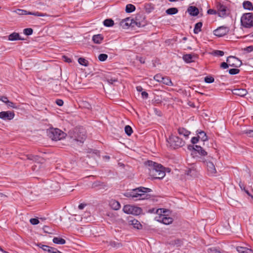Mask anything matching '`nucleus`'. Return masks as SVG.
<instances>
[{"label": "nucleus", "mask_w": 253, "mask_h": 253, "mask_svg": "<svg viewBox=\"0 0 253 253\" xmlns=\"http://www.w3.org/2000/svg\"><path fill=\"white\" fill-rule=\"evenodd\" d=\"M114 21L111 19H107L103 22L104 26L106 27H111L114 25Z\"/></svg>", "instance_id": "nucleus-33"}, {"label": "nucleus", "mask_w": 253, "mask_h": 253, "mask_svg": "<svg viewBox=\"0 0 253 253\" xmlns=\"http://www.w3.org/2000/svg\"><path fill=\"white\" fill-rule=\"evenodd\" d=\"M233 94L241 96H245L248 93L247 90L244 88H235L232 90Z\"/></svg>", "instance_id": "nucleus-15"}, {"label": "nucleus", "mask_w": 253, "mask_h": 253, "mask_svg": "<svg viewBox=\"0 0 253 253\" xmlns=\"http://www.w3.org/2000/svg\"><path fill=\"white\" fill-rule=\"evenodd\" d=\"M53 242L56 244L63 245L66 243V241L61 238L54 237L53 239Z\"/></svg>", "instance_id": "nucleus-29"}, {"label": "nucleus", "mask_w": 253, "mask_h": 253, "mask_svg": "<svg viewBox=\"0 0 253 253\" xmlns=\"http://www.w3.org/2000/svg\"><path fill=\"white\" fill-rule=\"evenodd\" d=\"M14 12L19 15L28 14V12L23 9H17L16 10L14 11Z\"/></svg>", "instance_id": "nucleus-37"}, {"label": "nucleus", "mask_w": 253, "mask_h": 253, "mask_svg": "<svg viewBox=\"0 0 253 253\" xmlns=\"http://www.w3.org/2000/svg\"><path fill=\"white\" fill-rule=\"evenodd\" d=\"M103 40V37L101 34L94 35L92 37V41L95 43H100Z\"/></svg>", "instance_id": "nucleus-21"}, {"label": "nucleus", "mask_w": 253, "mask_h": 253, "mask_svg": "<svg viewBox=\"0 0 253 253\" xmlns=\"http://www.w3.org/2000/svg\"><path fill=\"white\" fill-rule=\"evenodd\" d=\"M246 133L250 137H253V130L247 131Z\"/></svg>", "instance_id": "nucleus-57"}, {"label": "nucleus", "mask_w": 253, "mask_h": 253, "mask_svg": "<svg viewBox=\"0 0 253 253\" xmlns=\"http://www.w3.org/2000/svg\"><path fill=\"white\" fill-rule=\"evenodd\" d=\"M125 131L126 133L128 136H130L133 132L132 128L128 125L125 126Z\"/></svg>", "instance_id": "nucleus-34"}, {"label": "nucleus", "mask_w": 253, "mask_h": 253, "mask_svg": "<svg viewBox=\"0 0 253 253\" xmlns=\"http://www.w3.org/2000/svg\"><path fill=\"white\" fill-rule=\"evenodd\" d=\"M144 164L147 172L152 178L162 179L165 176L164 168L161 164L149 160L145 162Z\"/></svg>", "instance_id": "nucleus-1"}, {"label": "nucleus", "mask_w": 253, "mask_h": 253, "mask_svg": "<svg viewBox=\"0 0 253 253\" xmlns=\"http://www.w3.org/2000/svg\"><path fill=\"white\" fill-rule=\"evenodd\" d=\"M23 32L25 35L30 36L33 34V30L32 28H26L24 30Z\"/></svg>", "instance_id": "nucleus-39"}, {"label": "nucleus", "mask_w": 253, "mask_h": 253, "mask_svg": "<svg viewBox=\"0 0 253 253\" xmlns=\"http://www.w3.org/2000/svg\"><path fill=\"white\" fill-rule=\"evenodd\" d=\"M141 95H142V97L143 98L146 99V98H147L148 97V94L146 91H142L141 92Z\"/></svg>", "instance_id": "nucleus-55"}, {"label": "nucleus", "mask_w": 253, "mask_h": 253, "mask_svg": "<svg viewBox=\"0 0 253 253\" xmlns=\"http://www.w3.org/2000/svg\"><path fill=\"white\" fill-rule=\"evenodd\" d=\"M56 103L59 106H61L63 105V101L61 99H57L56 100Z\"/></svg>", "instance_id": "nucleus-54"}, {"label": "nucleus", "mask_w": 253, "mask_h": 253, "mask_svg": "<svg viewBox=\"0 0 253 253\" xmlns=\"http://www.w3.org/2000/svg\"><path fill=\"white\" fill-rule=\"evenodd\" d=\"M27 159L29 160H32L35 162H42V161H43V160L39 157L37 155H33L32 154H29L26 156Z\"/></svg>", "instance_id": "nucleus-19"}, {"label": "nucleus", "mask_w": 253, "mask_h": 253, "mask_svg": "<svg viewBox=\"0 0 253 253\" xmlns=\"http://www.w3.org/2000/svg\"><path fill=\"white\" fill-rule=\"evenodd\" d=\"M123 211L127 214H131L135 215H139L142 212V209L140 208L130 205L124 206Z\"/></svg>", "instance_id": "nucleus-9"}, {"label": "nucleus", "mask_w": 253, "mask_h": 253, "mask_svg": "<svg viewBox=\"0 0 253 253\" xmlns=\"http://www.w3.org/2000/svg\"><path fill=\"white\" fill-rule=\"evenodd\" d=\"M161 83H162L163 84L169 86L173 85V84L171 80L168 77H163Z\"/></svg>", "instance_id": "nucleus-28"}, {"label": "nucleus", "mask_w": 253, "mask_h": 253, "mask_svg": "<svg viewBox=\"0 0 253 253\" xmlns=\"http://www.w3.org/2000/svg\"><path fill=\"white\" fill-rule=\"evenodd\" d=\"M207 12H208V13L209 14H212V15L215 14H216L217 13V11L213 9H209L208 10Z\"/></svg>", "instance_id": "nucleus-51"}, {"label": "nucleus", "mask_w": 253, "mask_h": 253, "mask_svg": "<svg viewBox=\"0 0 253 253\" xmlns=\"http://www.w3.org/2000/svg\"><path fill=\"white\" fill-rule=\"evenodd\" d=\"M167 141L169 144V146L173 149L182 147L185 144V142L182 139L174 135L170 136Z\"/></svg>", "instance_id": "nucleus-7"}, {"label": "nucleus", "mask_w": 253, "mask_h": 253, "mask_svg": "<svg viewBox=\"0 0 253 253\" xmlns=\"http://www.w3.org/2000/svg\"><path fill=\"white\" fill-rule=\"evenodd\" d=\"M166 210L164 209H159L156 210V213L158 214L155 219L160 222L164 223V224L168 225L171 223L173 221V219L170 217H167L165 214H162V213H165Z\"/></svg>", "instance_id": "nucleus-4"}, {"label": "nucleus", "mask_w": 253, "mask_h": 253, "mask_svg": "<svg viewBox=\"0 0 253 253\" xmlns=\"http://www.w3.org/2000/svg\"><path fill=\"white\" fill-rule=\"evenodd\" d=\"M86 206V204H81L79 205L78 208L80 210H83L84 207Z\"/></svg>", "instance_id": "nucleus-58"}, {"label": "nucleus", "mask_w": 253, "mask_h": 253, "mask_svg": "<svg viewBox=\"0 0 253 253\" xmlns=\"http://www.w3.org/2000/svg\"><path fill=\"white\" fill-rule=\"evenodd\" d=\"M226 61L229 63L230 66L235 68H238L240 67L242 64L240 60H239L238 58L233 56H229L227 58Z\"/></svg>", "instance_id": "nucleus-10"}, {"label": "nucleus", "mask_w": 253, "mask_h": 253, "mask_svg": "<svg viewBox=\"0 0 253 253\" xmlns=\"http://www.w3.org/2000/svg\"><path fill=\"white\" fill-rule=\"evenodd\" d=\"M187 11L191 16H197L199 13V9L197 7L194 6H190L187 9Z\"/></svg>", "instance_id": "nucleus-17"}, {"label": "nucleus", "mask_w": 253, "mask_h": 253, "mask_svg": "<svg viewBox=\"0 0 253 253\" xmlns=\"http://www.w3.org/2000/svg\"><path fill=\"white\" fill-rule=\"evenodd\" d=\"M240 72L239 69L237 68L231 69L229 70V73L231 75H236Z\"/></svg>", "instance_id": "nucleus-42"}, {"label": "nucleus", "mask_w": 253, "mask_h": 253, "mask_svg": "<svg viewBox=\"0 0 253 253\" xmlns=\"http://www.w3.org/2000/svg\"><path fill=\"white\" fill-rule=\"evenodd\" d=\"M30 222L33 225H37L39 223V220L37 218H31Z\"/></svg>", "instance_id": "nucleus-46"}, {"label": "nucleus", "mask_w": 253, "mask_h": 253, "mask_svg": "<svg viewBox=\"0 0 253 253\" xmlns=\"http://www.w3.org/2000/svg\"><path fill=\"white\" fill-rule=\"evenodd\" d=\"M151 191L150 188L140 187L126 193L125 196L131 198L134 201L148 199L150 198V195L147 193L150 192Z\"/></svg>", "instance_id": "nucleus-2"}, {"label": "nucleus", "mask_w": 253, "mask_h": 253, "mask_svg": "<svg viewBox=\"0 0 253 253\" xmlns=\"http://www.w3.org/2000/svg\"><path fill=\"white\" fill-rule=\"evenodd\" d=\"M244 50L248 52H250L253 50V46H249L246 47Z\"/></svg>", "instance_id": "nucleus-52"}, {"label": "nucleus", "mask_w": 253, "mask_h": 253, "mask_svg": "<svg viewBox=\"0 0 253 253\" xmlns=\"http://www.w3.org/2000/svg\"><path fill=\"white\" fill-rule=\"evenodd\" d=\"M70 137L73 140L83 143L86 138V132L83 128H75L69 131Z\"/></svg>", "instance_id": "nucleus-3"}, {"label": "nucleus", "mask_w": 253, "mask_h": 253, "mask_svg": "<svg viewBox=\"0 0 253 253\" xmlns=\"http://www.w3.org/2000/svg\"><path fill=\"white\" fill-rule=\"evenodd\" d=\"M214 53L216 55L219 56H222L224 55V52L223 51L221 50H215L214 51Z\"/></svg>", "instance_id": "nucleus-48"}, {"label": "nucleus", "mask_w": 253, "mask_h": 253, "mask_svg": "<svg viewBox=\"0 0 253 253\" xmlns=\"http://www.w3.org/2000/svg\"><path fill=\"white\" fill-rule=\"evenodd\" d=\"M47 133L52 140L57 141L65 137V133L58 128H50L47 130Z\"/></svg>", "instance_id": "nucleus-6"}, {"label": "nucleus", "mask_w": 253, "mask_h": 253, "mask_svg": "<svg viewBox=\"0 0 253 253\" xmlns=\"http://www.w3.org/2000/svg\"><path fill=\"white\" fill-rule=\"evenodd\" d=\"M204 80L207 83H212L214 82V79L212 77H206Z\"/></svg>", "instance_id": "nucleus-44"}, {"label": "nucleus", "mask_w": 253, "mask_h": 253, "mask_svg": "<svg viewBox=\"0 0 253 253\" xmlns=\"http://www.w3.org/2000/svg\"><path fill=\"white\" fill-rule=\"evenodd\" d=\"M108 58V55L106 54L102 53L99 55L98 56V59L100 61H105Z\"/></svg>", "instance_id": "nucleus-38"}, {"label": "nucleus", "mask_w": 253, "mask_h": 253, "mask_svg": "<svg viewBox=\"0 0 253 253\" xmlns=\"http://www.w3.org/2000/svg\"><path fill=\"white\" fill-rule=\"evenodd\" d=\"M136 90L138 92H142L143 90V88L141 86H136Z\"/></svg>", "instance_id": "nucleus-59"}, {"label": "nucleus", "mask_w": 253, "mask_h": 253, "mask_svg": "<svg viewBox=\"0 0 253 253\" xmlns=\"http://www.w3.org/2000/svg\"><path fill=\"white\" fill-rule=\"evenodd\" d=\"M108 82L110 84H113L114 82H116L117 81L116 80H113V79H110V80H108Z\"/></svg>", "instance_id": "nucleus-62"}, {"label": "nucleus", "mask_w": 253, "mask_h": 253, "mask_svg": "<svg viewBox=\"0 0 253 253\" xmlns=\"http://www.w3.org/2000/svg\"><path fill=\"white\" fill-rule=\"evenodd\" d=\"M8 40L9 41H16L18 40H23L24 39L20 38L18 33L14 32L9 35Z\"/></svg>", "instance_id": "nucleus-20"}, {"label": "nucleus", "mask_w": 253, "mask_h": 253, "mask_svg": "<svg viewBox=\"0 0 253 253\" xmlns=\"http://www.w3.org/2000/svg\"><path fill=\"white\" fill-rule=\"evenodd\" d=\"M48 252L50 253H62V252L58 251L56 248H53L51 247H49V249Z\"/></svg>", "instance_id": "nucleus-43"}, {"label": "nucleus", "mask_w": 253, "mask_h": 253, "mask_svg": "<svg viewBox=\"0 0 253 253\" xmlns=\"http://www.w3.org/2000/svg\"><path fill=\"white\" fill-rule=\"evenodd\" d=\"M155 209H151V210H149V211L151 213H152V212H154L155 211Z\"/></svg>", "instance_id": "nucleus-64"}, {"label": "nucleus", "mask_w": 253, "mask_h": 253, "mask_svg": "<svg viewBox=\"0 0 253 253\" xmlns=\"http://www.w3.org/2000/svg\"><path fill=\"white\" fill-rule=\"evenodd\" d=\"M229 66V63L226 62H222L220 64V67L222 69H226Z\"/></svg>", "instance_id": "nucleus-47"}, {"label": "nucleus", "mask_w": 253, "mask_h": 253, "mask_svg": "<svg viewBox=\"0 0 253 253\" xmlns=\"http://www.w3.org/2000/svg\"><path fill=\"white\" fill-rule=\"evenodd\" d=\"M211 251L213 252V253H220L219 251H218L215 249H211Z\"/></svg>", "instance_id": "nucleus-61"}, {"label": "nucleus", "mask_w": 253, "mask_h": 253, "mask_svg": "<svg viewBox=\"0 0 253 253\" xmlns=\"http://www.w3.org/2000/svg\"><path fill=\"white\" fill-rule=\"evenodd\" d=\"M243 6L245 9L249 10H253V5L252 3L250 1H244L243 3Z\"/></svg>", "instance_id": "nucleus-23"}, {"label": "nucleus", "mask_w": 253, "mask_h": 253, "mask_svg": "<svg viewBox=\"0 0 253 253\" xmlns=\"http://www.w3.org/2000/svg\"><path fill=\"white\" fill-rule=\"evenodd\" d=\"M128 223L129 225H132L134 228L140 229L142 228V225L139 221L135 219H129Z\"/></svg>", "instance_id": "nucleus-16"}, {"label": "nucleus", "mask_w": 253, "mask_h": 253, "mask_svg": "<svg viewBox=\"0 0 253 253\" xmlns=\"http://www.w3.org/2000/svg\"><path fill=\"white\" fill-rule=\"evenodd\" d=\"M110 244H111V246L115 247V248H118L120 246V243H116L115 242H111Z\"/></svg>", "instance_id": "nucleus-53"}, {"label": "nucleus", "mask_w": 253, "mask_h": 253, "mask_svg": "<svg viewBox=\"0 0 253 253\" xmlns=\"http://www.w3.org/2000/svg\"><path fill=\"white\" fill-rule=\"evenodd\" d=\"M38 246L40 248L42 249L43 251H46L47 252L49 249V246L42 245L41 243L38 244Z\"/></svg>", "instance_id": "nucleus-41"}, {"label": "nucleus", "mask_w": 253, "mask_h": 253, "mask_svg": "<svg viewBox=\"0 0 253 253\" xmlns=\"http://www.w3.org/2000/svg\"><path fill=\"white\" fill-rule=\"evenodd\" d=\"M132 19L129 18H126L122 20L121 22V25L123 27L125 28L126 27H127L128 26H130L131 25Z\"/></svg>", "instance_id": "nucleus-25"}, {"label": "nucleus", "mask_w": 253, "mask_h": 253, "mask_svg": "<svg viewBox=\"0 0 253 253\" xmlns=\"http://www.w3.org/2000/svg\"><path fill=\"white\" fill-rule=\"evenodd\" d=\"M178 10L177 8L172 7L167 9L166 12L168 15H173L176 14L178 12Z\"/></svg>", "instance_id": "nucleus-30"}, {"label": "nucleus", "mask_w": 253, "mask_h": 253, "mask_svg": "<svg viewBox=\"0 0 253 253\" xmlns=\"http://www.w3.org/2000/svg\"><path fill=\"white\" fill-rule=\"evenodd\" d=\"M202 25L203 24L201 22L196 23L195 25L194 33L195 34H198L199 32H200L201 31Z\"/></svg>", "instance_id": "nucleus-31"}, {"label": "nucleus", "mask_w": 253, "mask_h": 253, "mask_svg": "<svg viewBox=\"0 0 253 253\" xmlns=\"http://www.w3.org/2000/svg\"><path fill=\"white\" fill-rule=\"evenodd\" d=\"M241 25L245 28L253 27V13H246L241 17Z\"/></svg>", "instance_id": "nucleus-5"}, {"label": "nucleus", "mask_w": 253, "mask_h": 253, "mask_svg": "<svg viewBox=\"0 0 253 253\" xmlns=\"http://www.w3.org/2000/svg\"><path fill=\"white\" fill-rule=\"evenodd\" d=\"M194 56L191 54H187L183 56V60L187 63H190L194 61Z\"/></svg>", "instance_id": "nucleus-27"}, {"label": "nucleus", "mask_w": 253, "mask_h": 253, "mask_svg": "<svg viewBox=\"0 0 253 253\" xmlns=\"http://www.w3.org/2000/svg\"><path fill=\"white\" fill-rule=\"evenodd\" d=\"M228 28L224 26H221L213 31L214 35L217 37H222L229 32Z\"/></svg>", "instance_id": "nucleus-11"}, {"label": "nucleus", "mask_w": 253, "mask_h": 253, "mask_svg": "<svg viewBox=\"0 0 253 253\" xmlns=\"http://www.w3.org/2000/svg\"><path fill=\"white\" fill-rule=\"evenodd\" d=\"M48 227L47 226H44L43 229L45 233H50L49 232L47 231V229Z\"/></svg>", "instance_id": "nucleus-60"}, {"label": "nucleus", "mask_w": 253, "mask_h": 253, "mask_svg": "<svg viewBox=\"0 0 253 253\" xmlns=\"http://www.w3.org/2000/svg\"><path fill=\"white\" fill-rule=\"evenodd\" d=\"M199 140V138L198 136V137H193L191 139V142L193 144H196L198 142Z\"/></svg>", "instance_id": "nucleus-50"}, {"label": "nucleus", "mask_w": 253, "mask_h": 253, "mask_svg": "<svg viewBox=\"0 0 253 253\" xmlns=\"http://www.w3.org/2000/svg\"><path fill=\"white\" fill-rule=\"evenodd\" d=\"M215 161V159L212 157H208L207 159L203 161V162L207 166L209 174L214 175L216 172V170L214 164Z\"/></svg>", "instance_id": "nucleus-8"}, {"label": "nucleus", "mask_w": 253, "mask_h": 253, "mask_svg": "<svg viewBox=\"0 0 253 253\" xmlns=\"http://www.w3.org/2000/svg\"><path fill=\"white\" fill-rule=\"evenodd\" d=\"M135 10V7L132 4H128L126 7V11L127 13H130Z\"/></svg>", "instance_id": "nucleus-32"}, {"label": "nucleus", "mask_w": 253, "mask_h": 253, "mask_svg": "<svg viewBox=\"0 0 253 253\" xmlns=\"http://www.w3.org/2000/svg\"><path fill=\"white\" fill-rule=\"evenodd\" d=\"M163 76L160 74H156L154 77V79L157 82H161L162 79H163Z\"/></svg>", "instance_id": "nucleus-40"}, {"label": "nucleus", "mask_w": 253, "mask_h": 253, "mask_svg": "<svg viewBox=\"0 0 253 253\" xmlns=\"http://www.w3.org/2000/svg\"><path fill=\"white\" fill-rule=\"evenodd\" d=\"M237 251L239 253H253L252 250L243 247H238L237 248Z\"/></svg>", "instance_id": "nucleus-22"}, {"label": "nucleus", "mask_w": 253, "mask_h": 253, "mask_svg": "<svg viewBox=\"0 0 253 253\" xmlns=\"http://www.w3.org/2000/svg\"><path fill=\"white\" fill-rule=\"evenodd\" d=\"M63 58L64 59V61L66 62L70 63L72 62V60L66 56H63Z\"/></svg>", "instance_id": "nucleus-56"}, {"label": "nucleus", "mask_w": 253, "mask_h": 253, "mask_svg": "<svg viewBox=\"0 0 253 253\" xmlns=\"http://www.w3.org/2000/svg\"><path fill=\"white\" fill-rule=\"evenodd\" d=\"M217 12L219 16L223 17L226 15V7L225 5L218 3L217 5Z\"/></svg>", "instance_id": "nucleus-14"}, {"label": "nucleus", "mask_w": 253, "mask_h": 253, "mask_svg": "<svg viewBox=\"0 0 253 253\" xmlns=\"http://www.w3.org/2000/svg\"><path fill=\"white\" fill-rule=\"evenodd\" d=\"M192 149H194L195 151L197 152L200 155L202 156H206L207 155V152L205 151V150L203 149L202 147L199 145H196L195 146H188V149L191 150Z\"/></svg>", "instance_id": "nucleus-13"}, {"label": "nucleus", "mask_w": 253, "mask_h": 253, "mask_svg": "<svg viewBox=\"0 0 253 253\" xmlns=\"http://www.w3.org/2000/svg\"><path fill=\"white\" fill-rule=\"evenodd\" d=\"M197 132L198 134V136L199 138L201 139L203 141H205L208 139L206 133L204 131L201 130H197Z\"/></svg>", "instance_id": "nucleus-26"}, {"label": "nucleus", "mask_w": 253, "mask_h": 253, "mask_svg": "<svg viewBox=\"0 0 253 253\" xmlns=\"http://www.w3.org/2000/svg\"><path fill=\"white\" fill-rule=\"evenodd\" d=\"M139 61L141 63H145V60L143 58H140V59H139Z\"/></svg>", "instance_id": "nucleus-63"}, {"label": "nucleus", "mask_w": 253, "mask_h": 253, "mask_svg": "<svg viewBox=\"0 0 253 253\" xmlns=\"http://www.w3.org/2000/svg\"><path fill=\"white\" fill-rule=\"evenodd\" d=\"M178 133L180 135H183L186 138H187L190 134V132L185 129L184 128H179L178 130Z\"/></svg>", "instance_id": "nucleus-24"}, {"label": "nucleus", "mask_w": 253, "mask_h": 253, "mask_svg": "<svg viewBox=\"0 0 253 253\" xmlns=\"http://www.w3.org/2000/svg\"><path fill=\"white\" fill-rule=\"evenodd\" d=\"M0 100L6 104L8 101V99L6 96H1L0 97Z\"/></svg>", "instance_id": "nucleus-49"}, {"label": "nucleus", "mask_w": 253, "mask_h": 253, "mask_svg": "<svg viewBox=\"0 0 253 253\" xmlns=\"http://www.w3.org/2000/svg\"><path fill=\"white\" fill-rule=\"evenodd\" d=\"M111 208L114 210H118L121 208L120 203L115 200H112L109 203Z\"/></svg>", "instance_id": "nucleus-18"}, {"label": "nucleus", "mask_w": 253, "mask_h": 253, "mask_svg": "<svg viewBox=\"0 0 253 253\" xmlns=\"http://www.w3.org/2000/svg\"><path fill=\"white\" fill-rule=\"evenodd\" d=\"M14 112L11 111H2L0 112V118L4 120H11L14 117Z\"/></svg>", "instance_id": "nucleus-12"}, {"label": "nucleus", "mask_w": 253, "mask_h": 253, "mask_svg": "<svg viewBox=\"0 0 253 253\" xmlns=\"http://www.w3.org/2000/svg\"><path fill=\"white\" fill-rule=\"evenodd\" d=\"M28 14L34 15L36 16H40V17H44L46 15V14L45 13H41V12H39L38 11L34 12H28Z\"/></svg>", "instance_id": "nucleus-35"}, {"label": "nucleus", "mask_w": 253, "mask_h": 253, "mask_svg": "<svg viewBox=\"0 0 253 253\" xmlns=\"http://www.w3.org/2000/svg\"><path fill=\"white\" fill-rule=\"evenodd\" d=\"M78 62L79 64L82 65H84V66H87L88 65V61L84 58H79L78 59Z\"/></svg>", "instance_id": "nucleus-36"}, {"label": "nucleus", "mask_w": 253, "mask_h": 253, "mask_svg": "<svg viewBox=\"0 0 253 253\" xmlns=\"http://www.w3.org/2000/svg\"><path fill=\"white\" fill-rule=\"evenodd\" d=\"M8 106L14 109H17L18 107L15 105V103H13L12 102H11L8 100L7 103L6 104Z\"/></svg>", "instance_id": "nucleus-45"}]
</instances>
